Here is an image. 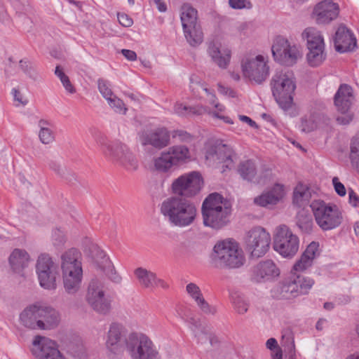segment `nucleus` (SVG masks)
I'll return each instance as SVG.
<instances>
[{"label": "nucleus", "mask_w": 359, "mask_h": 359, "mask_svg": "<svg viewBox=\"0 0 359 359\" xmlns=\"http://www.w3.org/2000/svg\"><path fill=\"white\" fill-rule=\"evenodd\" d=\"M161 212L172 224L180 227L191 225L197 215V209L193 202L175 196L162 203Z\"/></svg>", "instance_id": "obj_1"}, {"label": "nucleus", "mask_w": 359, "mask_h": 359, "mask_svg": "<svg viewBox=\"0 0 359 359\" xmlns=\"http://www.w3.org/2000/svg\"><path fill=\"white\" fill-rule=\"evenodd\" d=\"M81 257L75 248L69 249L61 256L63 286L68 294H75L81 290L83 280Z\"/></svg>", "instance_id": "obj_2"}, {"label": "nucleus", "mask_w": 359, "mask_h": 359, "mask_svg": "<svg viewBox=\"0 0 359 359\" xmlns=\"http://www.w3.org/2000/svg\"><path fill=\"white\" fill-rule=\"evenodd\" d=\"M20 318L22 323L28 328L50 330L59 325L60 315L52 306L36 304L25 309Z\"/></svg>", "instance_id": "obj_3"}, {"label": "nucleus", "mask_w": 359, "mask_h": 359, "mask_svg": "<svg viewBox=\"0 0 359 359\" xmlns=\"http://www.w3.org/2000/svg\"><path fill=\"white\" fill-rule=\"evenodd\" d=\"M202 214L205 226L219 229L229 222L231 205L221 194L212 193L203 201Z\"/></svg>", "instance_id": "obj_4"}, {"label": "nucleus", "mask_w": 359, "mask_h": 359, "mask_svg": "<svg viewBox=\"0 0 359 359\" xmlns=\"http://www.w3.org/2000/svg\"><path fill=\"white\" fill-rule=\"evenodd\" d=\"M210 260L216 268L236 269L244 264L245 259L238 243L233 239H226L215 245Z\"/></svg>", "instance_id": "obj_5"}, {"label": "nucleus", "mask_w": 359, "mask_h": 359, "mask_svg": "<svg viewBox=\"0 0 359 359\" xmlns=\"http://www.w3.org/2000/svg\"><path fill=\"white\" fill-rule=\"evenodd\" d=\"M97 144L104 157L109 161L118 164L130 171L136 170L138 161L128 147L120 141H109L100 137Z\"/></svg>", "instance_id": "obj_6"}, {"label": "nucleus", "mask_w": 359, "mask_h": 359, "mask_svg": "<svg viewBox=\"0 0 359 359\" xmlns=\"http://www.w3.org/2000/svg\"><path fill=\"white\" fill-rule=\"evenodd\" d=\"M273 97L284 110L290 109L293 104V94L296 88L295 79L292 71H277L271 81Z\"/></svg>", "instance_id": "obj_7"}, {"label": "nucleus", "mask_w": 359, "mask_h": 359, "mask_svg": "<svg viewBox=\"0 0 359 359\" xmlns=\"http://www.w3.org/2000/svg\"><path fill=\"white\" fill-rule=\"evenodd\" d=\"M144 151V167L152 174L157 170V126L145 123L137 133Z\"/></svg>", "instance_id": "obj_8"}, {"label": "nucleus", "mask_w": 359, "mask_h": 359, "mask_svg": "<svg viewBox=\"0 0 359 359\" xmlns=\"http://www.w3.org/2000/svg\"><path fill=\"white\" fill-rule=\"evenodd\" d=\"M317 224L328 231L339 226L343 220L342 213L336 205L322 200H314L310 205Z\"/></svg>", "instance_id": "obj_9"}, {"label": "nucleus", "mask_w": 359, "mask_h": 359, "mask_svg": "<svg viewBox=\"0 0 359 359\" xmlns=\"http://www.w3.org/2000/svg\"><path fill=\"white\" fill-rule=\"evenodd\" d=\"M86 300L97 313L108 314L111 309V298L107 293L104 283L99 278H93L88 284Z\"/></svg>", "instance_id": "obj_10"}, {"label": "nucleus", "mask_w": 359, "mask_h": 359, "mask_svg": "<svg viewBox=\"0 0 359 359\" xmlns=\"http://www.w3.org/2000/svg\"><path fill=\"white\" fill-rule=\"evenodd\" d=\"M314 284V280L302 276H293L279 283L274 290L276 297L291 299L306 294Z\"/></svg>", "instance_id": "obj_11"}, {"label": "nucleus", "mask_w": 359, "mask_h": 359, "mask_svg": "<svg viewBox=\"0 0 359 359\" xmlns=\"http://www.w3.org/2000/svg\"><path fill=\"white\" fill-rule=\"evenodd\" d=\"M306 40L309 52L306 55L309 64L312 67L320 65L326 58L325 42L321 33L314 27H308L302 34Z\"/></svg>", "instance_id": "obj_12"}, {"label": "nucleus", "mask_w": 359, "mask_h": 359, "mask_svg": "<svg viewBox=\"0 0 359 359\" xmlns=\"http://www.w3.org/2000/svg\"><path fill=\"white\" fill-rule=\"evenodd\" d=\"M243 75L250 81L260 84L269 74L266 58L261 55H246L241 61Z\"/></svg>", "instance_id": "obj_13"}, {"label": "nucleus", "mask_w": 359, "mask_h": 359, "mask_svg": "<svg viewBox=\"0 0 359 359\" xmlns=\"http://www.w3.org/2000/svg\"><path fill=\"white\" fill-rule=\"evenodd\" d=\"M203 184L201 175L197 171H192L173 180L171 191L175 194V196L193 197L201 191Z\"/></svg>", "instance_id": "obj_14"}, {"label": "nucleus", "mask_w": 359, "mask_h": 359, "mask_svg": "<svg viewBox=\"0 0 359 359\" xmlns=\"http://www.w3.org/2000/svg\"><path fill=\"white\" fill-rule=\"evenodd\" d=\"M271 51L274 60L286 66L294 65L302 57L299 46L281 36L274 39Z\"/></svg>", "instance_id": "obj_15"}, {"label": "nucleus", "mask_w": 359, "mask_h": 359, "mask_svg": "<svg viewBox=\"0 0 359 359\" xmlns=\"http://www.w3.org/2000/svg\"><path fill=\"white\" fill-rule=\"evenodd\" d=\"M126 349L133 359H156L154 345L143 334H130L128 337Z\"/></svg>", "instance_id": "obj_16"}, {"label": "nucleus", "mask_w": 359, "mask_h": 359, "mask_svg": "<svg viewBox=\"0 0 359 359\" xmlns=\"http://www.w3.org/2000/svg\"><path fill=\"white\" fill-rule=\"evenodd\" d=\"M298 237L293 234L285 225L276 229L274 237L273 249L284 257H293L299 250Z\"/></svg>", "instance_id": "obj_17"}, {"label": "nucleus", "mask_w": 359, "mask_h": 359, "mask_svg": "<svg viewBox=\"0 0 359 359\" xmlns=\"http://www.w3.org/2000/svg\"><path fill=\"white\" fill-rule=\"evenodd\" d=\"M36 271L39 284L46 290L56 289L57 266L48 254L39 256L36 264Z\"/></svg>", "instance_id": "obj_18"}, {"label": "nucleus", "mask_w": 359, "mask_h": 359, "mask_svg": "<svg viewBox=\"0 0 359 359\" xmlns=\"http://www.w3.org/2000/svg\"><path fill=\"white\" fill-rule=\"evenodd\" d=\"M271 236L264 228L255 227L247 233L246 249L253 257L259 258L264 256L269 250Z\"/></svg>", "instance_id": "obj_19"}, {"label": "nucleus", "mask_w": 359, "mask_h": 359, "mask_svg": "<svg viewBox=\"0 0 359 359\" xmlns=\"http://www.w3.org/2000/svg\"><path fill=\"white\" fill-rule=\"evenodd\" d=\"M353 101L351 88L346 85H341L334 95V104L339 115L337 117V121L341 125L348 124L353 118V114L351 111Z\"/></svg>", "instance_id": "obj_20"}, {"label": "nucleus", "mask_w": 359, "mask_h": 359, "mask_svg": "<svg viewBox=\"0 0 359 359\" xmlns=\"http://www.w3.org/2000/svg\"><path fill=\"white\" fill-rule=\"evenodd\" d=\"M128 338L126 337L124 327L117 323L110 325L105 341L106 349L109 355H116L127 348Z\"/></svg>", "instance_id": "obj_21"}, {"label": "nucleus", "mask_w": 359, "mask_h": 359, "mask_svg": "<svg viewBox=\"0 0 359 359\" xmlns=\"http://www.w3.org/2000/svg\"><path fill=\"white\" fill-rule=\"evenodd\" d=\"M233 151L226 144H219L215 148L209 149L205 155L206 159L219 168L222 172L233 167Z\"/></svg>", "instance_id": "obj_22"}, {"label": "nucleus", "mask_w": 359, "mask_h": 359, "mask_svg": "<svg viewBox=\"0 0 359 359\" xmlns=\"http://www.w3.org/2000/svg\"><path fill=\"white\" fill-rule=\"evenodd\" d=\"M339 5L332 0H323L313 8L312 16L318 25H328L339 15Z\"/></svg>", "instance_id": "obj_23"}, {"label": "nucleus", "mask_w": 359, "mask_h": 359, "mask_svg": "<svg viewBox=\"0 0 359 359\" xmlns=\"http://www.w3.org/2000/svg\"><path fill=\"white\" fill-rule=\"evenodd\" d=\"M32 349L36 359H65L56 343L44 337L36 336Z\"/></svg>", "instance_id": "obj_24"}, {"label": "nucleus", "mask_w": 359, "mask_h": 359, "mask_svg": "<svg viewBox=\"0 0 359 359\" xmlns=\"http://www.w3.org/2000/svg\"><path fill=\"white\" fill-rule=\"evenodd\" d=\"M190 158L189 150L184 146H175L162 152L158 157V170L168 171L173 165Z\"/></svg>", "instance_id": "obj_25"}, {"label": "nucleus", "mask_w": 359, "mask_h": 359, "mask_svg": "<svg viewBox=\"0 0 359 359\" xmlns=\"http://www.w3.org/2000/svg\"><path fill=\"white\" fill-rule=\"evenodd\" d=\"M280 275V270L271 259L261 261L251 270V280L255 283H265L273 280Z\"/></svg>", "instance_id": "obj_26"}, {"label": "nucleus", "mask_w": 359, "mask_h": 359, "mask_svg": "<svg viewBox=\"0 0 359 359\" xmlns=\"http://www.w3.org/2000/svg\"><path fill=\"white\" fill-rule=\"evenodd\" d=\"M191 88L192 91H194L196 88L198 90L199 89H201L202 90L205 91L209 97L208 98L209 104L212 105L214 107V108L215 109V111H211L208 108V111L206 112L205 114H209L210 116H212L213 118L221 119L226 123H229V124L234 123L233 121L229 116H226L221 114V113L225 110V107L217 101V97L215 94L211 93L208 88H207L203 84L201 83L200 82L194 83L193 78H191Z\"/></svg>", "instance_id": "obj_27"}, {"label": "nucleus", "mask_w": 359, "mask_h": 359, "mask_svg": "<svg viewBox=\"0 0 359 359\" xmlns=\"http://www.w3.org/2000/svg\"><path fill=\"white\" fill-rule=\"evenodd\" d=\"M207 53L212 62L220 69H225L229 65L231 50L229 48H222L220 43L212 41L208 43Z\"/></svg>", "instance_id": "obj_28"}, {"label": "nucleus", "mask_w": 359, "mask_h": 359, "mask_svg": "<svg viewBox=\"0 0 359 359\" xmlns=\"http://www.w3.org/2000/svg\"><path fill=\"white\" fill-rule=\"evenodd\" d=\"M334 41L335 49L339 53L351 51L356 46L355 38L352 32L344 25L338 27Z\"/></svg>", "instance_id": "obj_29"}, {"label": "nucleus", "mask_w": 359, "mask_h": 359, "mask_svg": "<svg viewBox=\"0 0 359 359\" xmlns=\"http://www.w3.org/2000/svg\"><path fill=\"white\" fill-rule=\"evenodd\" d=\"M238 172L244 180L257 184L265 182L262 175L257 172L256 165L252 160L241 162L238 167Z\"/></svg>", "instance_id": "obj_30"}, {"label": "nucleus", "mask_w": 359, "mask_h": 359, "mask_svg": "<svg viewBox=\"0 0 359 359\" xmlns=\"http://www.w3.org/2000/svg\"><path fill=\"white\" fill-rule=\"evenodd\" d=\"M186 292L189 296L194 300L201 311L205 314H215L216 309L211 306L204 299L200 287L194 283H190L186 286Z\"/></svg>", "instance_id": "obj_31"}, {"label": "nucleus", "mask_w": 359, "mask_h": 359, "mask_svg": "<svg viewBox=\"0 0 359 359\" xmlns=\"http://www.w3.org/2000/svg\"><path fill=\"white\" fill-rule=\"evenodd\" d=\"M285 191L283 185L276 184L269 191L263 193L254 200L255 204L265 207L268 205H275L284 196Z\"/></svg>", "instance_id": "obj_32"}, {"label": "nucleus", "mask_w": 359, "mask_h": 359, "mask_svg": "<svg viewBox=\"0 0 359 359\" xmlns=\"http://www.w3.org/2000/svg\"><path fill=\"white\" fill-rule=\"evenodd\" d=\"M330 123V119L323 114H313L302 119V130L309 133L317 128H324Z\"/></svg>", "instance_id": "obj_33"}, {"label": "nucleus", "mask_w": 359, "mask_h": 359, "mask_svg": "<svg viewBox=\"0 0 359 359\" xmlns=\"http://www.w3.org/2000/svg\"><path fill=\"white\" fill-rule=\"evenodd\" d=\"M318 248V244L317 243H311L302 255L300 259L294 264L293 270L296 272H301L309 268L312 265L313 260L316 257Z\"/></svg>", "instance_id": "obj_34"}, {"label": "nucleus", "mask_w": 359, "mask_h": 359, "mask_svg": "<svg viewBox=\"0 0 359 359\" xmlns=\"http://www.w3.org/2000/svg\"><path fill=\"white\" fill-rule=\"evenodd\" d=\"M189 327L191 330L197 344H203L208 341L212 330L206 324L199 320L190 318Z\"/></svg>", "instance_id": "obj_35"}, {"label": "nucleus", "mask_w": 359, "mask_h": 359, "mask_svg": "<svg viewBox=\"0 0 359 359\" xmlns=\"http://www.w3.org/2000/svg\"><path fill=\"white\" fill-rule=\"evenodd\" d=\"M29 255L22 249H15L9 257V263L15 272H20L28 266Z\"/></svg>", "instance_id": "obj_36"}, {"label": "nucleus", "mask_w": 359, "mask_h": 359, "mask_svg": "<svg viewBox=\"0 0 359 359\" xmlns=\"http://www.w3.org/2000/svg\"><path fill=\"white\" fill-rule=\"evenodd\" d=\"M180 20L182 29H187L200 22L198 20L196 9L189 4H184L180 8Z\"/></svg>", "instance_id": "obj_37"}, {"label": "nucleus", "mask_w": 359, "mask_h": 359, "mask_svg": "<svg viewBox=\"0 0 359 359\" xmlns=\"http://www.w3.org/2000/svg\"><path fill=\"white\" fill-rule=\"evenodd\" d=\"M174 111L182 116H201L208 111V107L201 104L187 106L183 103L176 102Z\"/></svg>", "instance_id": "obj_38"}, {"label": "nucleus", "mask_w": 359, "mask_h": 359, "mask_svg": "<svg viewBox=\"0 0 359 359\" xmlns=\"http://www.w3.org/2000/svg\"><path fill=\"white\" fill-rule=\"evenodd\" d=\"M183 32L187 41L192 47H196L203 41V32L200 23L183 29Z\"/></svg>", "instance_id": "obj_39"}, {"label": "nucleus", "mask_w": 359, "mask_h": 359, "mask_svg": "<svg viewBox=\"0 0 359 359\" xmlns=\"http://www.w3.org/2000/svg\"><path fill=\"white\" fill-rule=\"evenodd\" d=\"M311 197L309 188L302 183H299L294 188L293 191V203L298 207L306 205Z\"/></svg>", "instance_id": "obj_40"}, {"label": "nucleus", "mask_w": 359, "mask_h": 359, "mask_svg": "<svg viewBox=\"0 0 359 359\" xmlns=\"http://www.w3.org/2000/svg\"><path fill=\"white\" fill-rule=\"evenodd\" d=\"M281 345L284 348L286 356L296 355L294 334L290 328H286L282 332Z\"/></svg>", "instance_id": "obj_41"}, {"label": "nucleus", "mask_w": 359, "mask_h": 359, "mask_svg": "<svg viewBox=\"0 0 359 359\" xmlns=\"http://www.w3.org/2000/svg\"><path fill=\"white\" fill-rule=\"evenodd\" d=\"M90 256L97 266L101 269L106 264L110 265V259L106 253L96 244H92L89 248Z\"/></svg>", "instance_id": "obj_42"}, {"label": "nucleus", "mask_w": 359, "mask_h": 359, "mask_svg": "<svg viewBox=\"0 0 359 359\" xmlns=\"http://www.w3.org/2000/svg\"><path fill=\"white\" fill-rule=\"evenodd\" d=\"M349 159L353 168L359 173V135L351 141Z\"/></svg>", "instance_id": "obj_43"}, {"label": "nucleus", "mask_w": 359, "mask_h": 359, "mask_svg": "<svg viewBox=\"0 0 359 359\" xmlns=\"http://www.w3.org/2000/svg\"><path fill=\"white\" fill-rule=\"evenodd\" d=\"M297 225L302 232L309 233L313 226L311 216L304 210L299 212L297 216Z\"/></svg>", "instance_id": "obj_44"}, {"label": "nucleus", "mask_w": 359, "mask_h": 359, "mask_svg": "<svg viewBox=\"0 0 359 359\" xmlns=\"http://www.w3.org/2000/svg\"><path fill=\"white\" fill-rule=\"evenodd\" d=\"M231 299L233 308L238 313L244 314L248 311L249 303L243 294L237 292H233L231 294Z\"/></svg>", "instance_id": "obj_45"}, {"label": "nucleus", "mask_w": 359, "mask_h": 359, "mask_svg": "<svg viewBox=\"0 0 359 359\" xmlns=\"http://www.w3.org/2000/svg\"><path fill=\"white\" fill-rule=\"evenodd\" d=\"M135 274L140 283L144 287H149L155 281L156 276L142 268H138L135 271Z\"/></svg>", "instance_id": "obj_46"}, {"label": "nucleus", "mask_w": 359, "mask_h": 359, "mask_svg": "<svg viewBox=\"0 0 359 359\" xmlns=\"http://www.w3.org/2000/svg\"><path fill=\"white\" fill-rule=\"evenodd\" d=\"M55 74L60 79L67 92L71 94L76 92L75 88L72 84L68 76L65 74L60 66L58 65L55 67Z\"/></svg>", "instance_id": "obj_47"}, {"label": "nucleus", "mask_w": 359, "mask_h": 359, "mask_svg": "<svg viewBox=\"0 0 359 359\" xmlns=\"http://www.w3.org/2000/svg\"><path fill=\"white\" fill-rule=\"evenodd\" d=\"M107 102L109 105L114 109V110L119 114H125L128 110L126 107L123 102L116 97V95L111 96V98H109Z\"/></svg>", "instance_id": "obj_48"}, {"label": "nucleus", "mask_w": 359, "mask_h": 359, "mask_svg": "<svg viewBox=\"0 0 359 359\" xmlns=\"http://www.w3.org/2000/svg\"><path fill=\"white\" fill-rule=\"evenodd\" d=\"M98 90L104 98L108 100L114 96V93L110 88V83L108 81L103 79H99L97 81Z\"/></svg>", "instance_id": "obj_49"}, {"label": "nucleus", "mask_w": 359, "mask_h": 359, "mask_svg": "<svg viewBox=\"0 0 359 359\" xmlns=\"http://www.w3.org/2000/svg\"><path fill=\"white\" fill-rule=\"evenodd\" d=\"M101 269L104 271L106 276L114 283H119L121 281V276L116 272L114 266H113L111 262H110V265L106 264Z\"/></svg>", "instance_id": "obj_50"}, {"label": "nucleus", "mask_w": 359, "mask_h": 359, "mask_svg": "<svg viewBox=\"0 0 359 359\" xmlns=\"http://www.w3.org/2000/svg\"><path fill=\"white\" fill-rule=\"evenodd\" d=\"M39 138L42 144H50L55 141V134L53 130V128H49L45 130H39Z\"/></svg>", "instance_id": "obj_51"}, {"label": "nucleus", "mask_w": 359, "mask_h": 359, "mask_svg": "<svg viewBox=\"0 0 359 359\" xmlns=\"http://www.w3.org/2000/svg\"><path fill=\"white\" fill-rule=\"evenodd\" d=\"M52 242L56 248H61L66 242L64 233L59 229H54L52 233Z\"/></svg>", "instance_id": "obj_52"}, {"label": "nucleus", "mask_w": 359, "mask_h": 359, "mask_svg": "<svg viewBox=\"0 0 359 359\" xmlns=\"http://www.w3.org/2000/svg\"><path fill=\"white\" fill-rule=\"evenodd\" d=\"M19 63L20 69L25 74L28 75L30 78L36 79V73L32 63L29 60L23 59L20 60Z\"/></svg>", "instance_id": "obj_53"}, {"label": "nucleus", "mask_w": 359, "mask_h": 359, "mask_svg": "<svg viewBox=\"0 0 359 359\" xmlns=\"http://www.w3.org/2000/svg\"><path fill=\"white\" fill-rule=\"evenodd\" d=\"M170 140V132L165 128H158V149L167 146Z\"/></svg>", "instance_id": "obj_54"}, {"label": "nucleus", "mask_w": 359, "mask_h": 359, "mask_svg": "<svg viewBox=\"0 0 359 359\" xmlns=\"http://www.w3.org/2000/svg\"><path fill=\"white\" fill-rule=\"evenodd\" d=\"M332 185L334 191L339 196H344L346 194V189L344 185L339 181V177H334L332 178Z\"/></svg>", "instance_id": "obj_55"}, {"label": "nucleus", "mask_w": 359, "mask_h": 359, "mask_svg": "<svg viewBox=\"0 0 359 359\" xmlns=\"http://www.w3.org/2000/svg\"><path fill=\"white\" fill-rule=\"evenodd\" d=\"M12 4L16 11L19 13L26 12L29 8L28 0H12Z\"/></svg>", "instance_id": "obj_56"}, {"label": "nucleus", "mask_w": 359, "mask_h": 359, "mask_svg": "<svg viewBox=\"0 0 359 359\" xmlns=\"http://www.w3.org/2000/svg\"><path fill=\"white\" fill-rule=\"evenodd\" d=\"M117 18L119 23L125 27H130L133 24V19L126 13H118Z\"/></svg>", "instance_id": "obj_57"}, {"label": "nucleus", "mask_w": 359, "mask_h": 359, "mask_svg": "<svg viewBox=\"0 0 359 359\" xmlns=\"http://www.w3.org/2000/svg\"><path fill=\"white\" fill-rule=\"evenodd\" d=\"M229 4L234 9H242L248 7L250 1L248 0H229Z\"/></svg>", "instance_id": "obj_58"}, {"label": "nucleus", "mask_w": 359, "mask_h": 359, "mask_svg": "<svg viewBox=\"0 0 359 359\" xmlns=\"http://www.w3.org/2000/svg\"><path fill=\"white\" fill-rule=\"evenodd\" d=\"M348 202L353 207H359V196L352 189H348Z\"/></svg>", "instance_id": "obj_59"}, {"label": "nucleus", "mask_w": 359, "mask_h": 359, "mask_svg": "<svg viewBox=\"0 0 359 359\" xmlns=\"http://www.w3.org/2000/svg\"><path fill=\"white\" fill-rule=\"evenodd\" d=\"M218 91L224 95H228L231 97H236V92L233 90L222 84H218Z\"/></svg>", "instance_id": "obj_60"}, {"label": "nucleus", "mask_w": 359, "mask_h": 359, "mask_svg": "<svg viewBox=\"0 0 359 359\" xmlns=\"http://www.w3.org/2000/svg\"><path fill=\"white\" fill-rule=\"evenodd\" d=\"M38 127L39 128V130H45L53 128V125L49 120L41 118L38 121Z\"/></svg>", "instance_id": "obj_61"}, {"label": "nucleus", "mask_w": 359, "mask_h": 359, "mask_svg": "<svg viewBox=\"0 0 359 359\" xmlns=\"http://www.w3.org/2000/svg\"><path fill=\"white\" fill-rule=\"evenodd\" d=\"M49 168L60 175H63V170L61 165L56 161H50L48 163Z\"/></svg>", "instance_id": "obj_62"}, {"label": "nucleus", "mask_w": 359, "mask_h": 359, "mask_svg": "<svg viewBox=\"0 0 359 359\" xmlns=\"http://www.w3.org/2000/svg\"><path fill=\"white\" fill-rule=\"evenodd\" d=\"M12 94L13 95L14 100L18 102V103L22 104V105H25L27 103V100H22V95L18 90L13 88L12 90Z\"/></svg>", "instance_id": "obj_63"}, {"label": "nucleus", "mask_w": 359, "mask_h": 359, "mask_svg": "<svg viewBox=\"0 0 359 359\" xmlns=\"http://www.w3.org/2000/svg\"><path fill=\"white\" fill-rule=\"evenodd\" d=\"M123 56L127 58L128 60L134 61L137 58V54L135 51L131 50L123 49L121 50Z\"/></svg>", "instance_id": "obj_64"}]
</instances>
